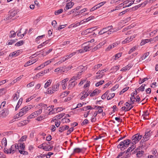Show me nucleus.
<instances>
[{"instance_id": "f257e3e1", "label": "nucleus", "mask_w": 158, "mask_h": 158, "mask_svg": "<svg viewBox=\"0 0 158 158\" xmlns=\"http://www.w3.org/2000/svg\"><path fill=\"white\" fill-rule=\"evenodd\" d=\"M34 106L30 105L23 108L21 109L19 112L16 114L14 116L15 119H18L25 114L27 112L33 108Z\"/></svg>"}, {"instance_id": "f03ea898", "label": "nucleus", "mask_w": 158, "mask_h": 158, "mask_svg": "<svg viewBox=\"0 0 158 158\" xmlns=\"http://www.w3.org/2000/svg\"><path fill=\"white\" fill-rule=\"evenodd\" d=\"M131 143V140L127 139L120 142L119 144L118 145L117 148H119L121 150H123L127 148Z\"/></svg>"}, {"instance_id": "7ed1b4c3", "label": "nucleus", "mask_w": 158, "mask_h": 158, "mask_svg": "<svg viewBox=\"0 0 158 158\" xmlns=\"http://www.w3.org/2000/svg\"><path fill=\"white\" fill-rule=\"evenodd\" d=\"M60 84L59 82L57 83L52 85L51 87L48 88L47 90L48 94H52L59 90Z\"/></svg>"}, {"instance_id": "20e7f679", "label": "nucleus", "mask_w": 158, "mask_h": 158, "mask_svg": "<svg viewBox=\"0 0 158 158\" xmlns=\"http://www.w3.org/2000/svg\"><path fill=\"white\" fill-rule=\"evenodd\" d=\"M113 27L112 26H110L102 29L98 32L99 35H102L104 33H107L108 35L112 33V30Z\"/></svg>"}, {"instance_id": "39448f33", "label": "nucleus", "mask_w": 158, "mask_h": 158, "mask_svg": "<svg viewBox=\"0 0 158 158\" xmlns=\"http://www.w3.org/2000/svg\"><path fill=\"white\" fill-rule=\"evenodd\" d=\"M142 135L140 134H137L133 135L132 137V142L133 144H135L141 139Z\"/></svg>"}, {"instance_id": "423d86ee", "label": "nucleus", "mask_w": 158, "mask_h": 158, "mask_svg": "<svg viewBox=\"0 0 158 158\" xmlns=\"http://www.w3.org/2000/svg\"><path fill=\"white\" fill-rule=\"evenodd\" d=\"M16 145V143L15 145H12L9 149L5 148L4 150V152L7 154L14 153L15 152L16 149H17Z\"/></svg>"}, {"instance_id": "0eeeda50", "label": "nucleus", "mask_w": 158, "mask_h": 158, "mask_svg": "<svg viewBox=\"0 0 158 158\" xmlns=\"http://www.w3.org/2000/svg\"><path fill=\"white\" fill-rule=\"evenodd\" d=\"M38 105L40 106V108L38 110L35 111L37 116L42 113L43 109L47 108V106L46 104L42 103H40Z\"/></svg>"}, {"instance_id": "6e6552de", "label": "nucleus", "mask_w": 158, "mask_h": 158, "mask_svg": "<svg viewBox=\"0 0 158 158\" xmlns=\"http://www.w3.org/2000/svg\"><path fill=\"white\" fill-rule=\"evenodd\" d=\"M64 109L62 107L55 108L53 109H52L51 111H49L47 115L48 114L51 115L52 114H55V113H57L60 111H62Z\"/></svg>"}, {"instance_id": "1a4fd4ad", "label": "nucleus", "mask_w": 158, "mask_h": 158, "mask_svg": "<svg viewBox=\"0 0 158 158\" xmlns=\"http://www.w3.org/2000/svg\"><path fill=\"white\" fill-rule=\"evenodd\" d=\"M152 132L150 131L146 132L145 135L143 136V138L145 141H147L149 139L150 137L152 135Z\"/></svg>"}, {"instance_id": "9d476101", "label": "nucleus", "mask_w": 158, "mask_h": 158, "mask_svg": "<svg viewBox=\"0 0 158 158\" xmlns=\"http://www.w3.org/2000/svg\"><path fill=\"white\" fill-rule=\"evenodd\" d=\"M9 113V110L6 109H4L0 111V115L5 117Z\"/></svg>"}, {"instance_id": "9b49d317", "label": "nucleus", "mask_w": 158, "mask_h": 158, "mask_svg": "<svg viewBox=\"0 0 158 158\" xmlns=\"http://www.w3.org/2000/svg\"><path fill=\"white\" fill-rule=\"evenodd\" d=\"M77 84V82L74 81H73L70 83H69L68 85L67 88L68 89L70 90L73 89L75 86Z\"/></svg>"}, {"instance_id": "f8f14e48", "label": "nucleus", "mask_w": 158, "mask_h": 158, "mask_svg": "<svg viewBox=\"0 0 158 158\" xmlns=\"http://www.w3.org/2000/svg\"><path fill=\"white\" fill-rule=\"evenodd\" d=\"M88 91V90H85L81 93L80 94L82 95L80 98L81 100H82L84 98H86L89 95V92H87Z\"/></svg>"}, {"instance_id": "ddd939ff", "label": "nucleus", "mask_w": 158, "mask_h": 158, "mask_svg": "<svg viewBox=\"0 0 158 158\" xmlns=\"http://www.w3.org/2000/svg\"><path fill=\"white\" fill-rule=\"evenodd\" d=\"M17 149L19 150H24L25 147V145L24 143H18V144L16 143Z\"/></svg>"}, {"instance_id": "4468645a", "label": "nucleus", "mask_w": 158, "mask_h": 158, "mask_svg": "<svg viewBox=\"0 0 158 158\" xmlns=\"http://www.w3.org/2000/svg\"><path fill=\"white\" fill-rule=\"evenodd\" d=\"M64 113L60 114L55 116V117H53L51 121V122H54L55 120H58V119H60L62 117H63L64 116Z\"/></svg>"}, {"instance_id": "2eb2a0df", "label": "nucleus", "mask_w": 158, "mask_h": 158, "mask_svg": "<svg viewBox=\"0 0 158 158\" xmlns=\"http://www.w3.org/2000/svg\"><path fill=\"white\" fill-rule=\"evenodd\" d=\"M74 3L73 2H71L67 3L64 9V10H67L71 9L74 5Z\"/></svg>"}, {"instance_id": "dca6fc26", "label": "nucleus", "mask_w": 158, "mask_h": 158, "mask_svg": "<svg viewBox=\"0 0 158 158\" xmlns=\"http://www.w3.org/2000/svg\"><path fill=\"white\" fill-rule=\"evenodd\" d=\"M69 78H66L61 81V84L63 89H66L67 86L66 82L68 81Z\"/></svg>"}, {"instance_id": "f3484780", "label": "nucleus", "mask_w": 158, "mask_h": 158, "mask_svg": "<svg viewBox=\"0 0 158 158\" xmlns=\"http://www.w3.org/2000/svg\"><path fill=\"white\" fill-rule=\"evenodd\" d=\"M20 53V50H18L10 53L9 55V56L10 57H15L19 55Z\"/></svg>"}, {"instance_id": "a211bd4d", "label": "nucleus", "mask_w": 158, "mask_h": 158, "mask_svg": "<svg viewBox=\"0 0 158 158\" xmlns=\"http://www.w3.org/2000/svg\"><path fill=\"white\" fill-rule=\"evenodd\" d=\"M132 65L131 64H128L125 67L122 68L120 71L125 72L126 71L129 70L132 67Z\"/></svg>"}, {"instance_id": "6ab92c4d", "label": "nucleus", "mask_w": 158, "mask_h": 158, "mask_svg": "<svg viewBox=\"0 0 158 158\" xmlns=\"http://www.w3.org/2000/svg\"><path fill=\"white\" fill-rule=\"evenodd\" d=\"M132 104L131 103H129L128 102H127L125 104V105L126 106L127 111H129L133 107L132 105Z\"/></svg>"}, {"instance_id": "aec40b11", "label": "nucleus", "mask_w": 158, "mask_h": 158, "mask_svg": "<svg viewBox=\"0 0 158 158\" xmlns=\"http://www.w3.org/2000/svg\"><path fill=\"white\" fill-rule=\"evenodd\" d=\"M69 126L67 125H65L61 127H60L59 128V131L60 132L68 129L69 128Z\"/></svg>"}, {"instance_id": "412c9836", "label": "nucleus", "mask_w": 158, "mask_h": 158, "mask_svg": "<svg viewBox=\"0 0 158 158\" xmlns=\"http://www.w3.org/2000/svg\"><path fill=\"white\" fill-rule=\"evenodd\" d=\"M23 101V99L22 98H21L19 100L17 105L15 107V110H17L19 107L20 105H21L22 102Z\"/></svg>"}, {"instance_id": "4be33fe9", "label": "nucleus", "mask_w": 158, "mask_h": 158, "mask_svg": "<svg viewBox=\"0 0 158 158\" xmlns=\"http://www.w3.org/2000/svg\"><path fill=\"white\" fill-rule=\"evenodd\" d=\"M135 144H133L132 145L131 147H129L127 149L126 152H125V153H126L127 154V152H131L135 148Z\"/></svg>"}, {"instance_id": "5701e85b", "label": "nucleus", "mask_w": 158, "mask_h": 158, "mask_svg": "<svg viewBox=\"0 0 158 158\" xmlns=\"http://www.w3.org/2000/svg\"><path fill=\"white\" fill-rule=\"evenodd\" d=\"M47 115V114H43L40 116L37 117L36 118V120L38 121H40L43 119L44 118V117H45Z\"/></svg>"}, {"instance_id": "b1692460", "label": "nucleus", "mask_w": 158, "mask_h": 158, "mask_svg": "<svg viewBox=\"0 0 158 158\" xmlns=\"http://www.w3.org/2000/svg\"><path fill=\"white\" fill-rule=\"evenodd\" d=\"M149 55V53L148 52H147L144 53V54L139 59L140 61H142L144 59H146L147 56Z\"/></svg>"}, {"instance_id": "393cba45", "label": "nucleus", "mask_w": 158, "mask_h": 158, "mask_svg": "<svg viewBox=\"0 0 158 158\" xmlns=\"http://www.w3.org/2000/svg\"><path fill=\"white\" fill-rule=\"evenodd\" d=\"M84 67L83 66H80L78 68L79 69H81L82 70L80 72H79L78 73V74H77V75H76V76L77 77H79V79H80V77L81 76V73L85 69H84Z\"/></svg>"}, {"instance_id": "a878e982", "label": "nucleus", "mask_w": 158, "mask_h": 158, "mask_svg": "<svg viewBox=\"0 0 158 158\" xmlns=\"http://www.w3.org/2000/svg\"><path fill=\"white\" fill-rule=\"evenodd\" d=\"M64 69L63 67H60L57 68L54 70V72H60L61 73H62L64 72Z\"/></svg>"}, {"instance_id": "bb28decb", "label": "nucleus", "mask_w": 158, "mask_h": 158, "mask_svg": "<svg viewBox=\"0 0 158 158\" xmlns=\"http://www.w3.org/2000/svg\"><path fill=\"white\" fill-rule=\"evenodd\" d=\"M48 43V41L46 40L45 42H43L39 45L37 47L38 48H40L43 46H45L46 44H47Z\"/></svg>"}, {"instance_id": "cd10ccee", "label": "nucleus", "mask_w": 158, "mask_h": 158, "mask_svg": "<svg viewBox=\"0 0 158 158\" xmlns=\"http://www.w3.org/2000/svg\"><path fill=\"white\" fill-rule=\"evenodd\" d=\"M19 97V93L17 92L13 95V99L14 101H16L18 99Z\"/></svg>"}, {"instance_id": "c85d7f7f", "label": "nucleus", "mask_w": 158, "mask_h": 158, "mask_svg": "<svg viewBox=\"0 0 158 158\" xmlns=\"http://www.w3.org/2000/svg\"><path fill=\"white\" fill-rule=\"evenodd\" d=\"M52 80L51 79H49L48 80L44 85V88H47L48 87L51 85L52 83Z\"/></svg>"}, {"instance_id": "c756f323", "label": "nucleus", "mask_w": 158, "mask_h": 158, "mask_svg": "<svg viewBox=\"0 0 158 158\" xmlns=\"http://www.w3.org/2000/svg\"><path fill=\"white\" fill-rule=\"evenodd\" d=\"M45 36V35H43L40 36H38L35 39V41L36 42V43L38 44H39L40 43L39 40L43 37H44Z\"/></svg>"}, {"instance_id": "7c9ffc66", "label": "nucleus", "mask_w": 158, "mask_h": 158, "mask_svg": "<svg viewBox=\"0 0 158 158\" xmlns=\"http://www.w3.org/2000/svg\"><path fill=\"white\" fill-rule=\"evenodd\" d=\"M53 146H44L43 148V150L46 151H50L53 148Z\"/></svg>"}, {"instance_id": "2f4dec72", "label": "nucleus", "mask_w": 158, "mask_h": 158, "mask_svg": "<svg viewBox=\"0 0 158 158\" xmlns=\"http://www.w3.org/2000/svg\"><path fill=\"white\" fill-rule=\"evenodd\" d=\"M121 55L122 53H118L113 56L112 58L115 60H117L120 58L121 56Z\"/></svg>"}, {"instance_id": "473e14b6", "label": "nucleus", "mask_w": 158, "mask_h": 158, "mask_svg": "<svg viewBox=\"0 0 158 158\" xmlns=\"http://www.w3.org/2000/svg\"><path fill=\"white\" fill-rule=\"evenodd\" d=\"M95 108H93L92 107L90 106H88L83 108L82 110H93ZM81 110H82V109H80Z\"/></svg>"}, {"instance_id": "72a5a7b5", "label": "nucleus", "mask_w": 158, "mask_h": 158, "mask_svg": "<svg viewBox=\"0 0 158 158\" xmlns=\"http://www.w3.org/2000/svg\"><path fill=\"white\" fill-rule=\"evenodd\" d=\"M135 97L134 96V94L133 95H132V94H131V96L130 98V100L129 101V102L133 104L134 103V102H135Z\"/></svg>"}, {"instance_id": "f704fd0d", "label": "nucleus", "mask_w": 158, "mask_h": 158, "mask_svg": "<svg viewBox=\"0 0 158 158\" xmlns=\"http://www.w3.org/2000/svg\"><path fill=\"white\" fill-rule=\"evenodd\" d=\"M87 10H88L86 8H85L82 9V10H80L77 13L76 15H77L80 14H81L82 13L86 12V11H87Z\"/></svg>"}, {"instance_id": "c9c22d12", "label": "nucleus", "mask_w": 158, "mask_h": 158, "mask_svg": "<svg viewBox=\"0 0 158 158\" xmlns=\"http://www.w3.org/2000/svg\"><path fill=\"white\" fill-rule=\"evenodd\" d=\"M2 145H4L5 147H6L7 145V142L6 138L5 137L2 140Z\"/></svg>"}, {"instance_id": "e433bc0d", "label": "nucleus", "mask_w": 158, "mask_h": 158, "mask_svg": "<svg viewBox=\"0 0 158 158\" xmlns=\"http://www.w3.org/2000/svg\"><path fill=\"white\" fill-rule=\"evenodd\" d=\"M99 93V91L98 89L94 90L93 92L90 94V97H93Z\"/></svg>"}, {"instance_id": "4c0bfd02", "label": "nucleus", "mask_w": 158, "mask_h": 158, "mask_svg": "<svg viewBox=\"0 0 158 158\" xmlns=\"http://www.w3.org/2000/svg\"><path fill=\"white\" fill-rule=\"evenodd\" d=\"M115 94L114 93H111L109 94L107 97V99L109 100L112 98L114 97Z\"/></svg>"}, {"instance_id": "58836bf2", "label": "nucleus", "mask_w": 158, "mask_h": 158, "mask_svg": "<svg viewBox=\"0 0 158 158\" xmlns=\"http://www.w3.org/2000/svg\"><path fill=\"white\" fill-rule=\"evenodd\" d=\"M77 53L76 52H74L71 53L69 55H66V57L67 58V60H68L69 58L72 57L74 55Z\"/></svg>"}, {"instance_id": "ea45409f", "label": "nucleus", "mask_w": 158, "mask_h": 158, "mask_svg": "<svg viewBox=\"0 0 158 158\" xmlns=\"http://www.w3.org/2000/svg\"><path fill=\"white\" fill-rule=\"evenodd\" d=\"M63 10L62 9H60L55 12V15H58L63 12Z\"/></svg>"}, {"instance_id": "a19ab883", "label": "nucleus", "mask_w": 158, "mask_h": 158, "mask_svg": "<svg viewBox=\"0 0 158 158\" xmlns=\"http://www.w3.org/2000/svg\"><path fill=\"white\" fill-rule=\"evenodd\" d=\"M16 35V33L14 31H11L10 33V34L9 35V37L10 38H12L14 37Z\"/></svg>"}, {"instance_id": "79ce46f5", "label": "nucleus", "mask_w": 158, "mask_h": 158, "mask_svg": "<svg viewBox=\"0 0 158 158\" xmlns=\"http://www.w3.org/2000/svg\"><path fill=\"white\" fill-rule=\"evenodd\" d=\"M131 39L129 37H127L122 42L123 44H125L126 43H129L131 42Z\"/></svg>"}, {"instance_id": "37998d69", "label": "nucleus", "mask_w": 158, "mask_h": 158, "mask_svg": "<svg viewBox=\"0 0 158 158\" xmlns=\"http://www.w3.org/2000/svg\"><path fill=\"white\" fill-rule=\"evenodd\" d=\"M91 47L89 45H87L85 46L84 47V50L85 52H86L88 51L91 49Z\"/></svg>"}, {"instance_id": "c03bdc74", "label": "nucleus", "mask_w": 158, "mask_h": 158, "mask_svg": "<svg viewBox=\"0 0 158 158\" xmlns=\"http://www.w3.org/2000/svg\"><path fill=\"white\" fill-rule=\"evenodd\" d=\"M144 153V151H139L136 154V156L137 157H141L143 153Z\"/></svg>"}, {"instance_id": "a18cd8bd", "label": "nucleus", "mask_w": 158, "mask_h": 158, "mask_svg": "<svg viewBox=\"0 0 158 158\" xmlns=\"http://www.w3.org/2000/svg\"><path fill=\"white\" fill-rule=\"evenodd\" d=\"M137 48L136 46H135L133 47L128 52V53L130 54L133 52L135 51Z\"/></svg>"}, {"instance_id": "49530a36", "label": "nucleus", "mask_w": 158, "mask_h": 158, "mask_svg": "<svg viewBox=\"0 0 158 158\" xmlns=\"http://www.w3.org/2000/svg\"><path fill=\"white\" fill-rule=\"evenodd\" d=\"M82 149L79 148H76L74 149L73 153H78L81 152Z\"/></svg>"}, {"instance_id": "de8ad7c7", "label": "nucleus", "mask_w": 158, "mask_h": 158, "mask_svg": "<svg viewBox=\"0 0 158 158\" xmlns=\"http://www.w3.org/2000/svg\"><path fill=\"white\" fill-rule=\"evenodd\" d=\"M17 13V12L15 10H11L10 11V16H12V17H13L15 16Z\"/></svg>"}, {"instance_id": "09e8293b", "label": "nucleus", "mask_w": 158, "mask_h": 158, "mask_svg": "<svg viewBox=\"0 0 158 158\" xmlns=\"http://www.w3.org/2000/svg\"><path fill=\"white\" fill-rule=\"evenodd\" d=\"M55 60V58H52V59H51L48 60H47V61L45 62L44 63L45 64V65L46 66L47 65L49 64H50L51 62Z\"/></svg>"}, {"instance_id": "8fccbe9b", "label": "nucleus", "mask_w": 158, "mask_h": 158, "mask_svg": "<svg viewBox=\"0 0 158 158\" xmlns=\"http://www.w3.org/2000/svg\"><path fill=\"white\" fill-rule=\"evenodd\" d=\"M104 82V80L100 81L96 83L95 86L96 87H98L100 85H102Z\"/></svg>"}, {"instance_id": "3c124183", "label": "nucleus", "mask_w": 158, "mask_h": 158, "mask_svg": "<svg viewBox=\"0 0 158 158\" xmlns=\"http://www.w3.org/2000/svg\"><path fill=\"white\" fill-rule=\"evenodd\" d=\"M109 93V90L107 91L103 94L102 95L101 97V98L102 99H105L108 93Z\"/></svg>"}, {"instance_id": "603ef678", "label": "nucleus", "mask_w": 158, "mask_h": 158, "mask_svg": "<svg viewBox=\"0 0 158 158\" xmlns=\"http://www.w3.org/2000/svg\"><path fill=\"white\" fill-rule=\"evenodd\" d=\"M37 117L35 112L31 113L28 117L29 118H32Z\"/></svg>"}, {"instance_id": "864d4df0", "label": "nucleus", "mask_w": 158, "mask_h": 158, "mask_svg": "<svg viewBox=\"0 0 158 158\" xmlns=\"http://www.w3.org/2000/svg\"><path fill=\"white\" fill-rule=\"evenodd\" d=\"M70 121L69 118L64 117V118L62 119V122L64 123H69Z\"/></svg>"}, {"instance_id": "5fc2aeb1", "label": "nucleus", "mask_w": 158, "mask_h": 158, "mask_svg": "<svg viewBox=\"0 0 158 158\" xmlns=\"http://www.w3.org/2000/svg\"><path fill=\"white\" fill-rule=\"evenodd\" d=\"M145 84H143L138 89L139 91H143L144 90V89H145L144 87H145Z\"/></svg>"}, {"instance_id": "6e6d98bb", "label": "nucleus", "mask_w": 158, "mask_h": 158, "mask_svg": "<svg viewBox=\"0 0 158 158\" xmlns=\"http://www.w3.org/2000/svg\"><path fill=\"white\" fill-rule=\"evenodd\" d=\"M129 88V87H126L124 88L122 90V91H121L119 92V94L120 95L122 94H123V93H124L125 91H127L128 89Z\"/></svg>"}, {"instance_id": "4d7b16f0", "label": "nucleus", "mask_w": 158, "mask_h": 158, "mask_svg": "<svg viewBox=\"0 0 158 158\" xmlns=\"http://www.w3.org/2000/svg\"><path fill=\"white\" fill-rule=\"evenodd\" d=\"M19 152L21 154L23 155H27L28 154V153L27 152L24 151V150H19Z\"/></svg>"}, {"instance_id": "13d9d810", "label": "nucleus", "mask_w": 158, "mask_h": 158, "mask_svg": "<svg viewBox=\"0 0 158 158\" xmlns=\"http://www.w3.org/2000/svg\"><path fill=\"white\" fill-rule=\"evenodd\" d=\"M115 47V46L114 45H109L108 47L106 49V51H110L112 48H114Z\"/></svg>"}, {"instance_id": "bf43d9fd", "label": "nucleus", "mask_w": 158, "mask_h": 158, "mask_svg": "<svg viewBox=\"0 0 158 158\" xmlns=\"http://www.w3.org/2000/svg\"><path fill=\"white\" fill-rule=\"evenodd\" d=\"M96 107H97V109H98V111H97V112H98V113H101L102 112L103 110L100 106H95V108Z\"/></svg>"}, {"instance_id": "052dcab7", "label": "nucleus", "mask_w": 158, "mask_h": 158, "mask_svg": "<svg viewBox=\"0 0 158 158\" xmlns=\"http://www.w3.org/2000/svg\"><path fill=\"white\" fill-rule=\"evenodd\" d=\"M23 41H19V42L16 43L15 44V45L17 46H19L22 45L23 44Z\"/></svg>"}, {"instance_id": "680f3d73", "label": "nucleus", "mask_w": 158, "mask_h": 158, "mask_svg": "<svg viewBox=\"0 0 158 158\" xmlns=\"http://www.w3.org/2000/svg\"><path fill=\"white\" fill-rule=\"evenodd\" d=\"M148 80V78L146 77L144 78L143 79H140L139 81V84H141L145 81L147 80Z\"/></svg>"}, {"instance_id": "e2e57ef3", "label": "nucleus", "mask_w": 158, "mask_h": 158, "mask_svg": "<svg viewBox=\"0 0 158 158\" xmlns=\"http://www.w3.org/2000/svg\"><path fill=\"white\" fill-rule=\"evenodd\" d=\"M33 64V63L32 62V61L30 60L28 61L24 65L25 67H27L28 66V65H30L31 64Z\"/></svg>"}, {"instance_id": "0e129e2a", "label": "nucleus", "mask_w": 158, "mask_h": 158, "mask_svg": "<svg viewBox=\"0 0 158 158\" xmlns=\"http://www.w3.org/2000/svg\"><path fill=\"white\" fill-rule=\"evenodd\" d=\"M15 42L16 41L14 40H9L7 42L8 44L9 45H12L15 43Z\"/></svg>"}, {"instance_id": "69168bd1", "label": "nucleus", "mask_w": 158, "mask_h": 158, "mask_svg": "<svg viewBox=\"0 0 158 158\" xmlns=\"http://www.w3.org/2000/svg\"><path fill=\"white\" fill-rule=\"evenodd\" d=\"M142 6V4H139L138 5L133 7H132V10H137L138 8Z\"/></svg>"}, {"instance_id": "338daca9", "label": "nucleus", "mask_w": 158, "mask_h": 158, "mask_svg": "<svg viewBox=\"0 0 158 158\" xmlns=\"http://www.w3.org/2000/svg\"><path fill=\"white\" fill-rule=\"evenodd\" d=\"M148 39H145L144 40H143L141 41V42L140 43L141 45H144L145 44L148 43Z\"/></svg>"}, {"instance_id": "774afa93", "label": "nucleus", "mask_w": 158, "mask_h": 158, "mask_svg": "<svg viewBox=\"0 0 158 158\" xmlns=\"http://www.w3.org/2000/svg\"><path fill=\"white\" fill-rule=\"evenodd\" d=\"M119 66H114L113 68L111 69V70L113 71H117L119 69Z\"/></svg>"}]
</instances>
